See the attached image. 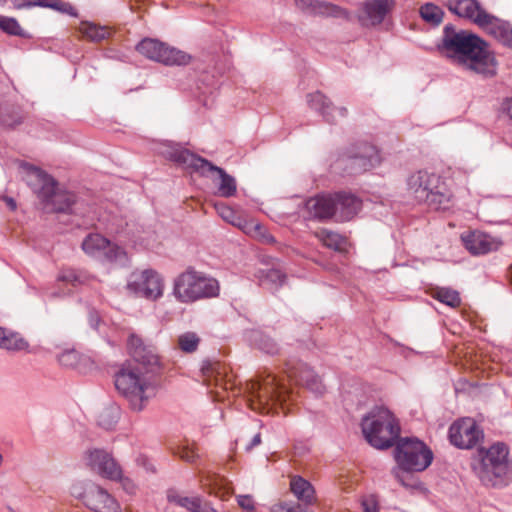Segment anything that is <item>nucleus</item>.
I'll return each instance as SVG.
<instances>
[{"label":"nucleus","mask_w":512,"mask_h":512,"mask_svg":"<svg viewBox=\"0 0 512 512\" xmlns=\"http://www.w3.org/2000/svg\"><path fill=\"white\" fill-rule=\"evenodd\" d=\"M441 51L465 70L484 76L496 74L497 62L488 44L469 31L446 26Z\"/></svg>","instance_id":"obj_1"},{"label":"nucleus","mask_w":512,"mask_h":512,"mask_svg":"<svg viewBox=\"0 0 512 512\" xmlns=\"http://www.w3.org/2000/svg\"><path fill=\"white\" fill-rule=\"evenodd\" d=\"M471 468L487 487H503L512 481V462L509 460L508 447L503 443L479 449L472 458Z\"/></svg>","instance_id":"obj_2"},{"label":"nucleus","mask_w":512,"mask_h":512,"mask_svg":"<svg viewBox=\"0 0 512 512\" xmlns=\"http://www.w3.org/2000/svg\"><path fill=\"white\" fill-rule=\"evenodd\" d=\"M245 393L248 406L258 413H269L276 404L283 406L293 400V392L282 379L271 373L247 382Z\"/></svg>","instance_id":"obj_3"},{"label":"nucleus","mask_w":512,"mask_h":512,"mask_svg":"<svg viewBox=\"0 0 512 512\" xmlns=\"http://www.w3.org/2000/svg\"><path fill=\"white\" fill-rule=\"evenodd\" d=\"M115 387L128 401L134 411H142L150 397L152 387L143 365L126 363L115 374Z\"/></svg>","instance_id":"obj_4"},{"label":"nucleus","mask_w":512,"mask_h":512,"mask_svg":"<svg viewBox=\"0 0 512 512\" xmlns=\"http://www.w3.org/2000/svg\"><path fill=\"white\" fill-rule=\"evenodd\" d=\"M361 428L367 442L377 449L393 446L400 434V426L395 416L382 406L374 407L363 417Z\"/></svg>","instance_id":"obj_5"},{"label":"nucleus","mask_w":512,"mask_h":512,"mask_svg":"<svg viewBox=\"0 0 512 512\" xmlns=\"http://www.w3.org/2000/svg\"><path fill=\"white\" fill-rule=\"evenodd\" d=\"M170 159L186 169L200 173L202 176H206L209 172L216 173L218 175L217 192L221 197L229 198L236 194L237 185L235 178L208 160L183 148L174 149L170 153Z\"/></svg>","instance_id":"obj_6"},{"label":"nucleus","mask_w":512,"mask_h":512,"mask_svg":"<svg viewBox=\"0 0 512 512\" xmlns=\"http://www.w3.org/2000/svg\"><path fill=\"white\" fill-rule=\"evenodd\" d=\"M395 460L399 467L393 469L392 473L401 484L406 485L400 470L416 472L425 470L433 460V453L422 441L403 438L396 446Z\"/></svg>","instance_id":"obj_7"},{"label":"nucleus","mask_w":512,"mask_h":512,"mask_svg":"<svg viewBox=\"0 0 512 512\" xmlns=\"http://www.w3.org/2000/svg\"><path fill=\"white\" fill-rule=\"evenodd\" d=\"M219 283L201 272L187 269L175 281V295L182 302H194L219 295Z\"/></svg>","instance_id":"obj_8"},{"label":"nucleus","mask_w":512,"mask_h":512,"mask_svg":"<svg viewBox=\"0 0 512 512\" xmlns=\"http://www.w3.org/2000/svg\"><path fill=\"white\" fill-rule=\"evenodd\" d=\"M136 50L147 59L168 66L187 65L191 61V56L186 52L153 38L143 39Z\"/></svg>","instance_id":"obj_9"},{"label":"nucleus","mask_w":512,"mask_h":512,"mask_svg":"<svg viewBox=\"0 0 512 512\" xmlns=\"http://www.w3.org/2000/svg\"><path fill=\"white\" fill-rule=\"evenodd\" d=\"M127 289L136 296L156 300L163 294V280L152 269L136 270L129 276Z\"/></svg>","instance_id":"obj_10"},{"label":"nucleus","mask_w":512,"mask_h":512,"mask_svg":"<svg viewBox=\"0 0 512 512\" xmlns=\"http://www.w3.org/2000/svg\"><path fill=\"white\" fill-rule=\"evenodd\" d=\"M86 465L102 478L111 481H123L126 487L127 479L122 477V469L113 456L103 449H92L85 453Z\"/></svg>","instance_id":"obj_11"},{"label":"nucleus","mask_w":512,"mask_h":512,"mask_svg":"<svg viewBox=\"0 0 512 512\" xmlns=\"http://www.w3.org/2000/svg\"><path fill=\"white\" fill-rule=\"evenodd\" d=\"M483 438V431L473 418L465 417L455 421L449 428L451 444L460 449H471Z\"/></svg>","instance_id":"obj_12"},{"label":"nucleus","mask_w":512,"mask_h":512,"mask_svg":"<svg viewBox=\"0 0 512 512\" xmlns=\"http://www.w3.org/2000/svg\"><path fill=\"white\" fill-rule=\"evenodd\" d=\"M81 499L93 512H122L121 505L115 496L95 483L86 484Z\"/></svg>","instance_id":"obj_13"},{"label":"nucleus","mask_w":512,"mask_h":512,"mask_svg":"<svg viewBox=\"0 0 512 512\" xmlns=\"http://www.w3.org/2000/svg\"><path fill=\"white\" fill-rule=\"evenodd\" d=\"M83 251L92 257H104L108 261L124 262L127 259L126 252L116 244L98 233H91L82 242Z\"/></svg>","instance_id":"obj_14"},{"label":"nucleus","mask_w":512,"mask_h":512,"mask_svg":"<svg viewBox=\"0 0 512 512\" xmlns=\"http://www.w3.org/2000/svg\"><path fill=\"white\" fill-rule=\"evenodd\" d=\"M18 170L22 180L33 189L39 199H47L51 195L53 184H56L52 176L25 161L18 162Z\"/></svg>","instance_id":"obj_15"},{"label":"nucleus","mask_w":512,"mask_h":512,"mask_svg":"<svg viewBox=\"0 0 512 512\" xmlns=\"http://www.w3.org/2000/svg\"><path fill=\"white\" fill-rule=\"evenodd\" d=\"M447 7L452 13L473 22L481 29L489 19H492V14L488 13L477 0H450Z\"/></svg>","instance_id":"obj_16"},{"label":"nucleus","mask_w":512,"mask_h":512,"mask_svg":"<svg viewBox=\"0 0 512 512\" xmlns=\"http://www.w3.org/2000/svg\"><path fill=\"white\" fill-rule=\"evenodd\" d=\"M465 248L473 255H482L495 251L500 242L481 231H470L461 235Z\"/></svg>","instance_id":"obj_17"},{"label":"nucleus","mask_w":512,"mask_h":512,"mask_svg":"<svg viewBox=\"0 0 512 512\" xmlns=\"http://www.w3.org/2000/svg\"><path fill=\"white\" fill-rule=\"evenodd\" d=\"M393 7V0L366 1L362 4L360 21L366 26L380 24Z\"/></svg>","instance_id":"obj_18"},{"label":"nucleus","mask_w":512,"mask_h":512,"mask_svg":"<svg viewBox=\"0 0 512 512\" xmlns=\"http://www.w3.org/2000/svg\"><path fill=\"white\" fill-rule=\"evenodd\" d=\"M439 176L427 171H418L411 174L407 179V189L417 201L427 198L432 189L437 187Z\"/></svg>","instance_id":"obj_19"},{"label":"nucleus","mask_w":512,"mask_h":512,"mask_svg":"<svg viewBox=\"0 0 512 512\" xmlns=\"http://www.w3.org/2000/svg\"><path fill=\"white\" fill-rule=\"evenodd\" d=\"M350 158L352 160V169L357 173L370 170L381 162L377 148L368 143L359 144Z\"/></svg>","instance_id":"obj_20"},{"label":"nucleus","mask_w":512,"mask_h":512,"mask_svg":"<svg viewBox=\"0 0 512 512\" xmlns=\"http://www.w3.org/2000/svg\"><path fill=\"white\" fill-rule=\"evenodd\" d=\"M286 373L287 377L296 384L306 386L316 393L323 392L324 387L320 378L306 364L300 363L296 367H288Z\"/></svg>","instance_id":"obj_21"},{"label":"nucleus","mask_w":512,"mask_h":512,"mask_svg":"<svg viewBox=\"0 0 512 512\" xmlns=\"http://www.w3.org/2000/svg\"><path fill=\"white\" fill-rule=\"evenodd\" d=\"M127 349L134 359L133 363L145 366L146 364L152 365L158 362L153 347L145 343L144 340L135 333L129 335Z\"/></svg>","instance_id":"obj_22"},{"label":"nucleus","mask_w":512,"mask_h":512,"mask_svg":"<svg viewBox=\"0 0 512 512\" xmlns=\"http://www.w3.org/2000/svg\"><path fill=\"white\" fill-rule=\"evenodd\" d=\"M336 207V220L340 222L352 219L361 209V201L354 195L337 193L333 195Z\"/></svg>","instance_id":"obj_23"},{"label":"nucleus","mask_w":512,"mask_h":512,"mask_svg":"<svg viewBox=\"0 0 512 512\" xmlns=\"http://www.w3.org/2000/svg\"><path fill=\"white\" fill-rule=\"evenodd\" d=\"M203 382L211 387L228 390L232 388V382L227 379L226 368L219 362L210 363L202 368Z\"/></svg>","instance_id":"obj_24"},{"label":"nucleus","mask_w":512,"mask_h":512,"mask_svg":"<svg viewBox=\"0 0 512 512\" xmlns=\"http://www.w3.org/2000/svg\"><path fill=\"white\" fill-rule=\"evenodd\" d=\"M310 106L320 111L328 122L334 123L336 117L333 112H336L340 117H346L348 111L346 108H336L328 100V98L321 92H315L308 96Z\"/></svg>","instance_id":"obj_25"},{"label":"nucleus","mask_w":512,"mask_h":512,"mask_svg":"<svg viewBox=\"0 0 512 512\" xmlns=\"http://www.w3.org/2000/svg\"><path fill=\"white\" fill-rule=\"evenodd\" d=\"M45 208L53 212H67L75 204V195L71 192L60 191L57 183L53 184L51 195L47 199H40Z\"/></svg>","instance_id":"obj_26"},{"label":"nucleus","mask_w":512,"mask_h":512,"mask_svg":"<svg viewBox=\"0 0 512 512\" xmlns=\"http://www.w3.org/2000/svg\"><path fill=\"white\" fill-rule=\"evenodd\" d=\"M483 30L501 44L512 48V25L492 15Z\"/></svg>","instance_id":"obj_27"},{"label":"nucleus","mask_w":512,"mask_h":512,"mask_svg":"<svg viewBox=\"0 0 512 512\" xmlns=\"http://www.w3.org/2000/svg\"><path fill=\"white\" fill-rule=\"evenodd\" d=\"M308 207L315 218L326 220L336 218L335 200L332 195H322L308 201Z\"/></svg>","instance_id":"obj_28"},{"label":"nucleus","mask_w":512,"mask_h":512,"mask_svg":"<svg viewBox=\"0 0 512 512\" xmlns=\"http://www.w3.org/2000/svg\"><path fill=\"white\" fill-rule=\"evenodd\" d=\"M200 482L204 491L220 499L224 500L230 495V488L227 486L225 478L217 474L210 472L202 474Z\"/></svg>","instance_id":"obj_29"},{"label":"nucleus","mask_w":512,"mask_h":512,"mask_svg":"<svg viewBox=\"0 0 512 512\" xmlns=\"http://www.w3.org/2000/svg\"><path fill=\"white\" fill-rule=\"evenodd\" d=\"M313 235L323 244V246L329 249L340 253L347 251V238L336 232L322 228L314 231Z\"/></svg>","instance_id":"obj_30"},{"label":"nucleus","mask_w":512,"mask_h":512,"mask_svg":"<svg viewBox=\"0 0 512 512\" xmlns=\"http://www.w3.org/2000/svg\"><path fill=\"white\" fill-rule=\"evenodd\" d=\"M290 489L295 497L306 505H311L316 500L313 486L300 476L291 478Z\"/></svg>","instance_id":"obj_31"},{"label":"nucleus","mask_w":512,"mask_h":512,"mask_svg":"<svg viewBox=\"0 0 512 512\" xmlns=\"http://www.w3.org/2000/svg\"><path fill=\"white\" fill-rule=\"evenodd\" d=\"M427 194H429L428 197L421 199L420 202L427 203L429 207L435 210L448 208L452 195L441 183L440 178L437 187L430 192L428 191Z\"/></svg>","instance_id":"obj_32"},{"label":"nucleus","mask_w":512,"mask_h":512,"mask_svg":"<svg viewBox=\"0 0 512 512\" xmlns=\"http://www.w3.org/2000/svg\"><path fill=\"white\" fill-rule=\"evenodd\" d=\"M77 30L83 39L95 42L104 40L111 35V30L108 27L88 21H82Z\"/></svg>","instance_id":"obj_33"},{"label":"nucleus","mask_w":512,"mask_h":512,"mask_svg":"<svg viewBox=\"0 0 512 512\" xmlns=\"http://www.w3.org/2000/svg\"><path fill=\"white\" fill-rule=\"evenodd\" d=\"M256 278L260 285L270 290H277L285 282L286 275L280 269L271 268L259 270Z\"/></svg>","instance_id":"obj_34"},{"label":"nucleus","mask_w":512,"mask_h":512,"mask_svg":"<svg viewBox=\"0 0 512 512\" xmlns=\"http://www.w3.org/2000/svg\"><path fill=\"white\" fill-rule=\"evenodd\" d=\"M431 296L439 302L457 308L461 304V297L458 291L448 287H436L432 289Z\"/></svg>","instance_id":"obj_35"},{"label":"nucleus","mask_w":512,"mask_h":512,"mask_svg":"<svg viewBox=\"0 0 512 512\" xmlns=\"http://www.w3.org/2000/svg\"><path fill=\"white\" fill-rule=\"evenodd\" d=\"M201 338L192 331L184 332L177 336L176 347L183 353H194L200 344Z\"/></svg>","instance_id":"obj_36"},{"label":"nucleus","mask_w":512,"mask_h":512,"mask_svg":"<svg viewBox=\"0 0 512 512\" xmlns=\"http://www.w3.org/2000/svg\"><path fill=\"white\" fill-rule=\"evenodd\" d=\"M167 499L170 503L186 508L188 511H200L201 500L199 497H187L180 495L176 491H169Z\"/></svg>","instance_id":"obj_37"},{"label":"nucleus","mask_w":512,"mask_h":512,"mask_svg":"<svg viewBox=\"0 0 512 512\" xmlns=\"http://www.w3.org/2000/svg\"><path fill=\"white\" fill-rule=\"evenodd\" d=\"M419 12L424 21L435 26L442 22L444 16L442 9L433 3L422 5Z\"/></svg>","instance_id":"obj_38"},{"label":"nucleus","mask_w":512,"mask_h":512,"mask_svg":"<svg viewBox=\"0 0 512 512\" xmlns=\"http://www.w3.org/2000/svg\"><path fill=\"white\" fill-rule=\"evenodd\" d=\"M0 348L12 351L25 350L28 348V342L20 334L7 330Z\"/></svg>","instance_id":"obj_39"},{"label":"nucleus","mask_w":512,"mask_h":512,"mask_svg":"<svg viewBox=\"0 0 512 512\" xmlns=\"http://www.w3.org/2000/svg\"><path fill=\"white\" fill-rule=\"evenodd\" d=\"M297 6L311 13L330 14L335 7L316 0H296Z\"/></svg>","instance_id":"obj_40"},{"label":"nucleus","mask_w":512,"mask_h":512,"mask_svg":"<svg viewBox=\"0 0 512 512\" xmlns=\"http://www.w3.org/2000/svg\"><path fill=\"white\" fill-rule=\"evenodd\" d=\"M0 29L13 36H25V31L16 18L0 15Z\"/></svg>","instance_id":"obj_41"},{"label":"nucleus","mask_w":512,"mask_h":512,"mask_svg":"<svg viewBox=\"0 0 512 512\" xmlns=\"http://www.w3.org/2000/svg\"><path fill=\"white\" fill-rule=\"evenodd\" d=\"M215 208L222 219H224L228 223H231L234 226H237L240 228L241 227L240 223H242V221L245 220L244 218L237 216L235 214V212L233 211V209L224 203L216 204Z\"/></svg>","instance_id":"obj_42"},{"label":"nucleus","mask_w":512,"mask_h":512,"mask_svg":"<svg viewBox=\"0 0 512 512\" xmlns=\"http://www.w3.org/2000/svg\"><path fill=\"white\" fill-rule=\"evenodd\" d=\"M57 281L59 283L70 284L76 287L78 284L84 283V276L72 269H63L60 271Z\"/></svg>","instance_id":"obj_43"},{"label":"nucleus","mask_w":512,"mask_h":512,"mask_svg":"<svg viewBox=\"0 0 512 512\" xmlns=\"http://www.w3.org/2000/svg\"><path fill=\"white\" fill-rule=\"evenodd\" d=\"M173 454L189 463H193L195 459L198 457L194 444L179 445L173 449Z\"/></svg>","instance_id":"obj_44"},{"label":"nucleus","mask_w":512,"mask_h":512,"mask_svg":"<svg viewBox=\"0 0 512 512\" xmlns=\"http://www.w3.org/2000/svg\"><path fill=\"white\" fill-rule=\"evenodd\" d=\"M240 229L252 238H256L258 234L265 228L262 224L254 219H245L242 221Z\"/></svg>","instance_id":"obj_45"},{"label":"nucleus","mask_w":512,"mask_h":512,"mask_svg":"<svg viewBox=\"0 0 512 512\" xmlns=\"http://www.w3.org/2000/svg\"><path fill=\"white\" fill-rule=\"evenodd\" d=\"M80 360V355L75 350H69L61 353L58 356V362L68 368H73L78 365V362Z\"/></svg>","instance_id":"obj_46"},{"label":"nucleus","mask_w":512,"mask_h":512,"mask_svg":"<svg viewBox=\"0 0 512 512\" xmlns=\"http://www.w3.org/2000/svg\"><path fill=\"white\" fill-rule=\"evenodd\" d=\"M271 512H307L299 503L280 501L274 504Z\"/></svg>","instance_id":"obj_47"},{"label":"nucleus","mask_w":512,"mask_h":512,"mask_svg":"<svg viewBox=\"0 0 512 512\" xmlns=\"http://www.w3.org/2000/svg\"><path fill=\"white\" fill-rule=\"evenodd\" d=\"M49 8L71 16H77L76 9L70 3L65 2L63 0L50 1Z\"/></svg>","instance_id":"obj_48"},{"label":"nucleus","mask_w":512,"mask_h":512,"mask_svg":"<svg viewBox=\"0 0 512 512\" xmlns=\"http://www.w3.org/2000/svg\"><path fill=\"white\" fill-rule=\"evenodd\" d=\"M259 348L270 355H275L279 351L277 343L272 338L266 336L259 341Z\"/></svg>","instance_id":"obj_49"},{"label":"nucleus","mask_w":512,"mask_h":512,"mask_svg":"<svg viewBox=\"0 0 512 512\" xmlns=\"http://www.w3.org/2000/svg\"><path fill=\"white\" fill-rule=\"evenodd\" d=\"M363 512H378V502L374 495H369L362 500Z\"/></svg>","instance_id":"obj_50"},{"label":"nucleus","mask_w":512,"mask_h":512,"mask_svg":"<svg viewBox=\"0 0 512 512\" xmlns=\"http://www.w3.org/2000/svg\"><path fill=\"white\" fill-rule=\"evenodd\" d=\"M237 501L239 506L244 510L253 511L255 509L254 500L250 495H239Z\"/></svg>","instance_id":"obj_51"},{"label":"nucleus","mask_w":512,"mask_h":512,"mask_svg":"<svg viewBox=\"0 0 512 512\" xmlns=\"http://www.w3.org/2000/svg\"><path fill=\"white\" fill-rule=\"evenodd\" d=\"M255 239L264 244L275 243V238L270 234L266 227L262 230L260 234H258V236Z\"/></svg>","instance_id":"obj_52"},{"label":"nucleus","mask_w":512,"mask_h":512,"mask_svg":"<svg viewBox=\"0 0 512 512\" xmlns=\"http://www.w3.org/2000/svg\"><path fill=\"white\" fill-rule=\"evenodd\" d=\"M4 2H8V4H11V6L17 10L29 8L28 0H4Z\"/></svg>","instance_id":"obj_53"},{"label":"nucleus","mask_w":512,"mask_h":512,"mask_svg":"<svg viewBox=\"0 0 512 512\" xmlns=\"http://www.w3.org/2000/svg\"><path fill=\"white\" fill-rule=\"evenodd\" d=\"M504 110L507 115L512 119V98L504 103Z\"/></svg>","instance_id":"obj_54"},{"label":"nucleus","mask_w":512,"mask_h":512,"mask_svg":"<svg viewBox=\"0 0 512 512\" xmlns=\"http://www.w3.org/2000/svg\"><path fill=\"white\" fill-rule=\"evenodd\" d=\"M261 442V436L260 434H256L253 439H252V442L251 444L247 447V450H250L251 448H253L254 446H257L259 445Z\"/></svg>","instance_id":"obj_55"},{"label":"nucleus","mask_w":512,"mask_h":512,"mask_svg":"<svg viewBox=\"0 0 512 512\" xmlns=\"http://www.w3.org/2000/svg\"><path fill=\"white\" fill-rule=\"evenodd\" d=\"M195 512H217V511L212 507H208V506L203 507L201 505L200 511H195Z\"/></svg>","instance_id":"obj_56"},{"label":"nucleus","mask_w":512,"mask_h":512,"mask_svg":"<svg viewBox=\"0 0 512 512\" xmlns=\"http://www.w3.org/2000/svg\"><path fill=\"white\" fill-rule=\"evenodd\" d=\"M8 204H9V206H10L12 209H15V208H16V203H15V201H14L13 199H11V198H10V199L8 200Z\"/></svg>","instance_id":"obj_57"},{"label":"nucleus","mask_w":512,"mask_h":512,"mask_svg":"<svg viewBox=\"0 0 512 512\" xmlns=\"http://www.w3.org/2000/svg\"><path fill=\"white\" fill-rule=\"evenodd\" d=\"M2 122H3V124H5V125H7V126H13V125H14V123L9 122V121H8L7 119H5V118H3V119H2Z\"/></svg>","instance_id":"obj_58"},{"label":"nucleus","mask_w":512,"mask_h":512,"mask_svg":"<svg viewBox=\"0 0 512 512\" xmlns=\"http://www.w3.org/2000/svg\"><path fill=\"white\" fill-rule=\"evenodd\" d=\"M509 274H510V279H511V282H512V264L509 267Z\"/></svg>","instance_id":"obj_59"},{"label":"nucleus","mask_w":512,"mask_h":512,"mask_svg":"<svg viewBox=\"0 0 512 512\" xmlns=\"http://www.w3.org/2000/svg\"><path fill=\"white\" fill-rule=\"evenodd\" d=\"M6 4H8V2H4V0H0V6H4Z\"/></svg>","instance_id":"obj_60"},{"label":"nucleus","mask_w":512,"mask_h":512,"mask_svg":"<svg viewBox=\"0 0 512 512\" xmlns=\"http://www.w3.org/2000/svg\"><path fill=\"white\" fill-rule=\"evenodd\" d=\"M216 395H220V392L218 390L215 391Z\"/></svg>","instance_id":"obj_61"}]
</instances>
